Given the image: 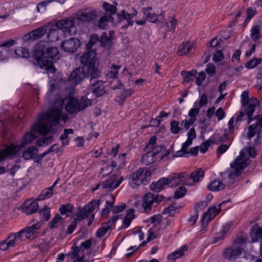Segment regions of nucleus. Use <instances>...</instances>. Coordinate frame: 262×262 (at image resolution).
Masks as SVG:
<instances>
[{
  "label": "nucleus",
  "mask_w": 262,
  "mask_h": 262,
  "mask_svg": "<svg viewBox=\"0 0 262 262\" xmlns=\"http://www.w3.org/2000/svg\"><path fill=\"white\" fill-rule=\"evenodd\" d=\"M74 132L73 129L69 128V129H64V133L61 135L60 137V140L62 141V144L64 146L67 145L69 144V140H67L68 135L72 134Z\"/></svg>",
  "instance_id": "51"
},
{
  "label": "nucleus",
  "mask_w": 262,
  "mask_h": 262,
  "mask_svg": "<svg viewBox=\"0 0 262 262\" xmlns=\"http://www.w3.org/2000/svg\"><path fill=\"white\" fill-rule=\"evenodd\" d=\"M80 60L83 67L75 69L71 73L69 78L73 84H78L86 77H90L91 78L100 77L101 72L99 70V62L95 58L94 52L85 53L81 57Z\"/></svg>",
  "instance_id": "1"
},
{
  "label": "nucleus",
  "mask_w": 262,
  "mask_h": 262,
  "mask_svg": "<svg viewBox=\"0 0 262 262\" xmlns=\"http://www.w3.org/2000/svg\"><path fill=\"white\" fill-rule=\"evenodd\" d=\"M194 51V45L189 42H183L179 46L177 54L180 56H184L192 53Z\"/></svg>",
  "instance_id": "26"
},
{
  "label": "nucleus",
  "mask_w": 262,
  "mask_h": 262,
  "mask_svg": "<svg viewBox=\"0 0 262 262\" xmlns=\"http://www.w3.org/2000/svg\"><path fill=\"white\" fill-rule=\"evenodd\" d=\"M176 209V207L173 205H170L168 207L166 208L163 211V214H168L169 216H173L175 213V211Z\"/></svg>",
  "instance_id": "60"
},
{
  "label": "nucleus",
  "mask_w": 262,
  "mask_h": 262,
  "mask_svg": "<svg viewBox=\"0 0 262 262\" xmlns=\"http://www.w3.org/2000/svg\"><path fill=\"white\" fill-rule=\"evenodd\" d=\"M98 14L99 13L96 10L88 7L78 11L75 15V17L81 21L89 22L95 19Z\"/></svg>",
  "instance_id": "9"
},
{
  "label": "nucleus",
  "mask_w": 262,
  "mask_h": 262,
  "mask_svg": "<svg viewBox=\"0 0 262 262\" xmlns=\"http://www.w3.org/2000/svg\"><path fill=\"white\" fill-rule=\"evenodd\" d=\"M75 18H76L70 17L61 19L56 23V27L65 34L74 35L77 31L75 25Z\"/></svg>",
  "instance_id": "8"
},
{
  "label": "nucleus",
  "mask_w": 262,
  "mask_h": 262,
  "mask_svg": "<svg viewBox=\"0 0 262 262\" xmlns=\"http://www.w3.org/2000/svg\"><path fill=\"white\" fill-rule=\"evenodd\" d=\"M192 141L188 139L183 144L181 150L176 152V156L183 157L185 156V155H188L189 152L187 151V148L192 144Z\"/></svg>",
  "instance_id": "43"
},
{
  "label": "nucleus",
  "mask_w": 262,
  "mask_h": 262,
  "mask_svg": "<svg viewBox=\"0 0 262 262\" xmlns=\"http://www.w3.org/2000/svg\"><path fill=\"white\" fill-rule=\"evenodd\" d=\"M38 154V149L34 147L27 148L23 154V157L25 160L36 158Z\"/></svg>",
  "instance_id": "35"
},
{
  "label": "nucleus",
  "mask_w": 262,
  "mask_h": 262,
  "mask_svg": "<svg viewBox=\"0 0 262 262\" xmlns=\"http://www.w3.org/2000/svg\"><path fill=\"white\" fill-rule=\"evenodd\" d=\"M99 205V200H92L77 213L75 220L76 221H80L87 218L89 215L94 211L96 207H98Z\"/></svg>",
  "instance_id": "12"
},
{
  "label": "nucleus",
  "mask_w": 262,
  "mask_h": 262,
  "mask_svg": "<svg viewBox=\"0 0 262 262\" xmlns=\"http://www.w3.org/2000/svg\"><path fill=\"white\" fill-rule=\"evenodd\" d=\"M256 155L255 150L251 147L244 148L239 156L230 164V169L227 172L226 178L228 185L234 184L238 181L244 169L250 164V158Z\"/></svg>",
  "instance_id": "2"
},
{
  "label": "nucleus",
  "mask_w": 262,
  "mask_h": 262,
  "mask_svg": "<svg viewBox=\"0 0 262 262\" xmlns=\"http://www.w3.org/2000/svg\"><path fill=\"white\" fill-rule=\"evenodd\" d=\"M166 179L168 180L167 185L170 187H174L180 184L179 173H174Z\"/></svg>",
  "instance_id": "38"
},
{
  "label": "nucleus",
  "mask_w": 262,
  "mask_h": 262,
  "mask_svg": "<svg viewBox=\"0 0 262 262\" xmlns=\"http://www.w3.org/2000/svg\"><path fill=\"white\" fill-rule=\"evenodd\" d=\"M39 123V120L38 121V122L34 124L32 126V131H36L38 133H40L39 132H38L36 129H35L33 127L35 125ZM30 132L26 134V135L24 136L21 142V147L25 146L26 145H27L28 143H31L33 140H34L36 138V136L34 134V133Z\"/></svg>",
  "instance_id": "32"
},
{
  "label": "nucleus",
  "mask_w": 262,
  "mask_h": 262,
  "mask_svg": "<svg viewBox=\"0 0 262 262\" xmlns=\"http://www.w3.org/2000/svg\"><path fill=\"white\" fill-rule=\"evenodd\" d=\"M221 206V204H219L217 207H211L208 209L206 212L204 213L202 218L203 225L205 223L207 224L220 212Z\"/></svg>",
  "instance_id": "21"
},
{
  "label": "nucleus",
  "mask_w": 262,
  "mask_h": 262,
  "mask_svg": "<svg viewBox=\"0 0 262 262\" xmlns=\"http://www.w3.org/2000/svg\"><path fill=\"white\" fill-rule=\"evenodd\" d=\"M225 187L222 181L217 180L211 182L208 185V188L211 191H219L223 190Z\"/></svg>",
  "instance_id": "37"
},
{
  "label": "nucleus",
  "mask_w": 262,
  "mask_h": 262,
  "mask_svg": "<svg viewBox=\"0 0 262 262\" xmlns=\"http://www.w3.org/2000/svg\"><path fill=\"white\" fill-rule=\"evenodd\" d=\"M100 43L101 46L102 47H105L111 45V38H108L105 32H103L102 34L100 37Z\"/></svg>",
  "instance_id": "53"
},
{
  "label": "nucleus",
  "mask_w": 262,
  "mask_h": 262,
  "mask_svg": "<svg viewBox=\"0 0 262 262\" xmlns=\"http://www.w3.org/2000/svg\"><path fill=\"white\" fill-rule=\"evenodd\" d=\"M247 241V237L245 235H242L238 237L235 241L234 245L242 247V245Z\"/></svg>",
  "instance_id": "62"
},
{
  "label": "nucleus",
  "mask_w": 262,
  "mask_h": 262,
  "mask_svg": "<svg viewBox=\"0 0 262 262\" xmlns=\"http://www.w3.org/2000/svg\"><path fill=\"white\" fill-rule=\"evenodd\" d=\"M47 25L50 26L49 29H47L49 41L54 42L59 40L62 34L60 29H58L56 25H54L53 24L49 23L47 24Z\"/></svg>",
  "instance_id": "19"
},
{
  "label": "nucleus",
  "mask_w": 262,
  "mask_h": 262,
  "mask_svg": "<svg viewBox=\"0 0 262 262\" xmlns=\"http://www.w3.org/2000/svg\"><path fill=\"white\" fill-rule=\"evenodd\" d=\"M197 72L195 70H192L189 72H182V74L184 77V81L185 82H188L192 81L196 74Z\"/></svg>",
  "instance_id": "44"
},
{
  "label": "nucleus",
  "mask_w": 262,
  "mask_h": 262,
  "mask_svg": "<svg viewBox=\"0 0 262 262\" xmlns=\"http://www.w3.org/2000/svg\"><path fill=\"white\" fill-rule=\"evenodd\" d=\"M54 193V190L52 187H49L44 189L38 196V200H44L50 198Z\"/></svg>",
  "instance_id": "41"
},
{
  "label": "nucleus",
  "mask_w": 262,
  "mask_h": 262,
  "mask_svg": "<svg viewBox=\"0 0 262 262\" xmlns=\"http://www.w3.org/2000/svg\"><path fill=\"white\" fill-rule=\"evenodd\" d=\"M204 176V171L201 168L198 169L195 171L191 173L190 177L192 180L191 183H192V186H194L196 183L201 181Z\"/></svg>",
  "instance_id": "31"
},
{
  "label": "nucleus",
  "mask_w": 262,
  "mask_h": 262,
  "mask_svg": "<svg viewBox=\"0 0 262 262\" xmlns=\"http://www.w3.org/2000/svg\"><path fill=\"white\" fill-rule=\"evenodd\" d=\"M63 107H57L55 105L51 111L39 116V123L34 126L41 134H48L52 130V127L55 125L60 118L64 122L68 119L67 115H61Z\"/></svg>",
  "instance_id": "3"
},
{
  "label": "nucleus",
  "mask_w": 262,
  "mask_h": 262,
  "mask_svg": "<svg viewBox=\"0 0 262 262\" xmlns=\"http://www.w3.org/2000/svg\"><path fill=\"white\" fill-rule=\"evenodd\" d=\"M50 25H45L43 27L35 29L24 36L25 41L35 40L41 38L47 33V29H49Z\"/></svg>",
  "instance_id": "17"
},
{
  "label": "nucleus",
  "mask_w": 262,
  "mask_h": 262,
  "mask_svg": "<svg viewBox=\"0 0 262 262\" xmlns=\"http://www.w3.org/2000/svg\"><path fill=\"white\" fill-rule=\"evenodd\" d=\"M262 61L261 58H254L245 63V67L249 69H253L259 65Z\"/></svg>",
  "instance_id": "46"
},
{
  "label": "nucleus",
  "mask_w": 262,
  "mask_h": 262,
  "mask_svg": "<svg viewBox=\"0 0 262 262\" xmlns=\"http://www.w3.org/2000/svg\"><path fill=\"white\" fill-rule=\"evenodd\" d=\"M103 9L106 11V14H110L111 16L116 13L117 8L116 6L111 5L106 2H104L103 4Z\"/></svg>",
  "instance_id": "48"
},
{
  "label": "nucleus",
  "mask_w": 262,
  "mask_h": 262,
  "mask_svg": "<svg viewBox=\"0 0 262 262\" xmlns=\"http://www.w3.org/2000/svg\"><path fill=\"white\" fill-rule=\"evenodd\" d=\"M151 169L143 167L132 172L129 177V183L133 188H136L151 176Z\"/></svg>",
  "instance_id": "7"
},
{
  "label": "nucleus",
  "mask_w": 262,
  "mask_h": 262,
  "mask_svg": "<svg viewBox=\"0 0 262 262\" xmlns=\"http://www.w3.org/2000/svg\"><path fill=\"white\" fill-rule=\"evenodd\" d=\"M162 220V216L161 215H156L149 218L148 222L155 225L159 224Z\"/></svg>",
  "instance_id": "64"
},
{
  "label": "nucleus",
  "mask_w": 262,
  "mask_h": 262,
  "mask_svg": "<svg viewBox=\"0 0 262 262\" xmlns=\"http://www.w3.org/2000/svg\"><path fill=\"white\" fill-rule=\"evenodd\" d=\"M40 214L42 220L45 221H48L50 217V208L47 206H45L44 208L40 211Z\"/></svg>",
  "instance_id": "55"
},
{
  "label": "nucleus",
  "mask_w": 262,
  "mask_h": 262,
  "mask_svg": "<svg viewBox=\"0 0 262 262\" xmlns=\"http://www.w3.org/2000/svg\"><path fill=\"white\" fill-rule=\"evenodd\" d=\"M248 92L244 91L242 94L241 103L243 110L237 116L236 121H241L248 119L247 123L250 124L253 120L252 115L256 107L259 104L258 99L255 98L249 99Z\"/></svg>",
  "instance_id": "4"
},
{
  "label": "nucleus",
  "mask_w": 262,
  "mask_h": 262,
  "mask_svg": "<svg viewBox=\"0 0 262 262\" xmlns=\"http://www.w3.org/2000/svg\"><path fill=\"white\" fill-rule=\"evenodd\" d=\"M186 193V189L184 186L179 187L174 192V198L180 199L183 198Z\"/></svg>",
  "instance_id": "57"
},
{
  "label": "nucleus",
  "mask_w": 262,
  "mask_h": 262,
  "mask_svg": "<svg viewBox=\"0 0 262 262\" xmlns=\"http://www.w3.org/2000/svg\"><path fill=\"white\" fill-rule=\"evenodd\" d=\"M126 207V205L124 203L120 204L117 206H113L112 205V212L114 214H117L123 211Z\"/></svg>",
  "instance_id": "58"
},
{
  "label": "nucleus",
  "mask_w": 262,
  "mask_h": 262,
  "mask_svg": "<svg viewBox=\"0 0 262 262\" xmlns=\"http://www.w3.org/2000/svg\"><path fill=\"white\" fill-rule=\"evenodd\" d=\"M39 42H44V45L46 47L43 50V59L46 60L45 59L47 58L53 59H58L59 58V56L58 55L59 51L56 47H47V43L43 41H41Z\"/></svg>",
  "instance_id": "22"
},
{
  "label": "nucleus",
  "mask_w": 262,
  "mask_h": 262,
  "mask_svg": "<svg viewBox=\"0 0 262 262\" xmlns=\"http://www.w3.org/2000/svg\"><path fill=\"white\" fill-rule=\"evenodd\" d=\"M119 217V215H116L111 217L107 222L103 224L102 226L97 230L96 233V237L98 238L104 236L109 230L114 228Z\"/></svg>",
  "instance_id": "16"
},
{
  "label": "nucleus",
  "mask_w": 262,
  "mask_h": 262,
  "mask_svg": "<svg viewBox=\"0 0 262 262\" xmlns=\"http://www.w3.org/2000/svg\"><path fill=\"white\" fill-rule=\"evenodd\" d=\"M257 124H253L249 126L247 136L249 139L255 135L257 132Z\"/></svg>",
  "instance_id": "54"
},
{
  "label": "nucleus",
  "mask_w": 262,
  "mask_h": 262,
  "mask_svg": "<svg viewBox=\"0 0 262 262\" xmlns=\"http://www.w3.org/2000/svg\"><path fill=\"white\" fill-rule=\"evenodd\" d=\"M73 207L71 204L62 205L59 208V211L62 215L65 214L67 216H71Z\"/></svg>",
  "instance_id": "47"
},
{
  "label": "nucleus",
  "mask_w": 262,
  "mask_h": 262,
  "mask_svg": "<svg viewBox=\"0 0 262 262\" xmlns=\"http://www.w3.org/2000/svg\"><path fill=\"white\" fill-rule=\"evenodd\" d=\"M188 250V247L186 245L183 246L181 248L178 249L177 251L170 253L168 255V259L169 260H174L177 258H179L184 254V251Z\"/></svg>",
  "instance_id": "36"
},
{
  "label": "nucleus",
  "mask_w": 262,
  "mask_h": 262,
  "mask_svg": "<svg viewBox=\"0 0 262 262\" xmlns=\"http://www.w3.org/2000/svg\"><path fill=\"white\" fill-rule=\"evenodd\" d=\"M109 197L110 198V201H107L106 202V206L101 211V215L102 216L106 215L110 212L112 208V204L115 202V198L113 195H110Z\"/></svg>",
  "instance_id": "42"
},
{
  "label": "nucleus",
  "mask_w": 262,
  "mask_h": 262,
  "mask_svg": "<svg viewBox=\"0 0 262 262\" xmlns=\"http://www.w3.org/2000/svg\"><path fill=\"white\" fill-rule=\"evenodd\" d=\"M181 129L179 126V122L176 120H172L170 123V130L172 134H178Z\"/></svg>",
  "instance_id": "56"
},
{
  "label": "nucleus",
  "mask_w": 262,
  "mask_h": 262,
  "mask_svg": "<svg viewBox=\"0 0 262 262\" xmlns=\"http://www.w3.org/2000/svg\"><path fill=\"white\" fill-rule=\"evenodd\" d=\"M262 30V23L258 22L254 24L250 30L251 37L254 41H257L260 38V33Z\"/></svg>",
  "instance_id": "27"
},
{
  "label": "nucleus",
  "mask_w": 262,
  "mask_h": 262,
  "mask_svg": "<svg viewBox=\"0 0 262 262\" xmlns=\"http://www.w3.org/2000/svg\"><path fill=\"white\" fill-rule=\"evenodd\" d=\"M41 227V223L37 222L36 223L23 229L17 233V238L23 237L24 236L28 239H33L38 233V229Z\"/></svg>",
  "instance_id": "15"
},
{
  "label": "nucleus",
  "mask_w": 262,
  "mask_h": 262,
  "mask_svg": "<svg viewBox=\"0 0 262 262\" xmlns=\"http://www.w3.org/2000/svg\"><path fill=\"white\" fill-rule=\"evenodd\" d=\"M163 196L154 195L152 193L148 192L146 193L143 199L142 206L143 208V211L148 213L151 211L152 204L154 203H158L163 199Z\"/></svg>",
  "instance_id": "11"
},
{
  "label": "nucleus",
  "mask_w": 262,
  "mask_h": 262,
  "mask_svg": "<svg viewBox=\"0 0 262 262\" xmlns=\"http://www.w3.org/2000/svg\"><path fill=\"white\" fill-rule=\"evenodd\" d=\"M123 177L120 174H113L102 182V189L112 191L117 188L123 180Z\"/></svg>",
  "instance_id": "13"
},
{
  "label": "nucleus",
  "mask_w": 262,
  "mask_h": 262,
  "mask_svg": "<svg viewBox=\"0 0 262 262\" xmlns=\"http://www.w3.org/2000/svg\"><path fill=\"white\" fill-rule=\"evenodd\" d=\"M180 184L185 185L186 186H192L191 183L192 180L189 174L186 172H180Z\"/></svg>",
  "instance_id": "40"
},
{
  "label": "nucleus",
  "mask_w": 262,
  "mask_h": 262,
  "mask_svg": "<svg viewBox=\"0 0 262 262\" xmlns=\"http://www.w3.org/2000/svg\"><path fill=\"white\" fill-rule=\"evenodd\" d=\"M61 46L64 51L73 53L80 46V41L77 38H71L62 42Z\"/></svg>",
  "instance_id": "20"
},
{
  "label": "nucleus",
  "mask_w": 262,
  "mask_h": 262,
  "mask_svg": "<svg viewBox=\"0 0 262 262\" xmlns=\"http://www.w3.org/2000/svg\"><path fill=\"white\" fill-rule=\"evenodd\" d=\"M137 14L138 11L134 8H133V12L130 13H128L124 10H122L117 14L118 21L121 23L124 20H127L129 19H132L134 17L136 16Z\"/></svg>",
  "instance_id": "30"
},
{
  "label": "nucleus",
  "mask_w": 262,
  "mask_h": 262,
  "mask_svg": "<svg viewBox=\"0 0 262 262\" xmlns=\"http://www.w3.org/2000/svg\"><path fill=\"white\" fill-rule=\"evenodd\" d=\"M152 7H144L141 10V12L144 14L146 20L150 23H155L157 25H162L165 23V17L163 13L156 14L152 13Z\"/></svg>",
  "instance_id": "10"
},
{
  "label": "nucleus",
  "mask_w": 262,
  "mask_h": 262,
  "mask_svg": "<svg viewBox=\"0 0 262 262\" xmlns=\"http://www.w3.org/2000/svg\"><path fill=\"white\" fill-rule=\"evenodd\" d=\"M52 139V137L51 136L42 137L37 140L36 145L38 146L47 145L51 143Z\"/></svg>",
  "instance_id": "52"
},
{
  "label": "nucleus",
  "mask_w": 262,
  "mask_h": 262,
  "mask_svg": "<svg viewBox=\"0 0 262 262\" xmlns=\"http://www.w3.org/2000/svg\"><path fill=\"white\" fill-rule=\"evenodd\" d=\"M27 215H31L36 212L39 209L37 202L33 199L26 200L17 208Z\"/></svg>",
  "instance_id": "14"
},
{
  "label": "nucleus",
  "mask_w": 262,
  "mask_h": 262,
  "mask_svg": "<svg viewBox=\"0 0 262 262\" xmlns=\"http://www.w3.org/2000/svg\"><path fill=\"white\" fill-rule=\"evenodd\" d=\"M100 42L99 37L98 35L93 34L91 36L90 41L86 45V49L88 50L86 53L94 52L96 56V48L97 44Z\"/></svg>",
  "instance_id": "28"
},
{
  "label": "nucleus",
  "mask_w": 262,
  "mask_h": 262,
  "mask_svg": "<svg viewBox=\"0 0 262 262\" xmlns=\"http://www.w3.org/2000/svg\"><path fill=\"white\" fill-rule=\"evenodd\" d=\"M224 58V54L221 51H216L213 55V60L214 62H219Z\"/></svg>",
  "instance_id": "61"
},
{
  "label": "nucleus",
  "mask_w": 262,
  "mask_h": 262,
  "mask_svg": "<svg viewBox=\"0 0 262 262\" xmlns=\"http://www.w3.org/2000/svg\"><path fill=\"white\" fill-rule=\"evenodd\" d=\"M121 66H116L115 64L111 66L108 73V76L110 78L117 79L118 77V71L121 69Z\"/></svg>",
  "instance_id": "45"
},
{
  "label": "nucleus",
  "mask_w": 262,
  "mask_h": 262,
  "mask_svg": "<svg viewBox=\"0 0 262 262\" xmlns=\"http://www.w3.org/2000/svg\"><path fill=\"white\" fill-rule=\"evenodd\" d=\"M93 79L94 78H91L92 93L96 97L102 96L105 93L103 82L101 80L93 81Z\"/></svg>",
  "instance_id": "23"
},
{
  "label": "nucleus",
  "mask_w": 262,
  "mask_h": 262,
  "mask_svg": "<svg viewBox=\"0 0 262 262\" xmlns=\"http://www.w3.org/2000/svg\"><path fill=\"white\" fill-rule=\"evenodd\" d=\"M72 262H82L84 257L83 250L77 247H72V251L67 254Z\"/></svg>",
  "instance_id": "24"
},
{
  "label": "nucleus",
  "mask_w": 262,
  "mask_h": 262,
  "mask_svg": "<svg viewBox=\"0 0 262 262\" xmlns=\"http://www.w3.org/2000/svg\"><path fill=\"white\" fill-rule=\"evenodd\" d=\"M62 220V217L59 214H56L53 219L52 222L50 225V227L51 229L57 227L58 223L61 222Z\"/></svg>",
  "instance_id": "59"
},
{
  "label": "nucleus",
  "mask_w": 262,
  "mask_h": 262,
  "mask_svg": "<svg viewBox=\"0 0 262 262\" xmlns=\"http://www.w3.org/2000/svg\"><path fill=\"white\" fill-rule=\"evenodd\" d=\"M113 21L114 18L110 14H105L99 19L98 26L99 28L104 30L108 27V24Z\"/></svg>",
  "instance_id": "29"
},
{
  "label": "nucleus",
  "mask_w": 262,
  "mask_h": 262,
  "mask_svg": "<svg viewBox=\"0 0 262 262\" xmlns=\"http://www.w3.org/2000/svg\"><path fill=\"white\" fill-rule=\"evenodd\" d=\"M91 104V100L85 98H82L80 102L76 98H68L63 100H57L55 103L56 106L63 107L64 105L66 111L71 114L83 110Z\"/></svg>",
  "instance_id": "5"
},
{
  "label": "nucleus",
  "mask_w": 262,
  "mask_h": 262,
  "mask_svg": "<svg viewBox=\"0 0 262 262\" xmlns=\"http://www.w3.org/2000/svg\"><path fill=\"white\" fill-rule=\"evenodd\" d=\"M243 250L242 247L233 245L224 251V257L228 260H234L242 253Z\"/></svg>",
  "instance_id": "18"
},
{
  "label": "nucleus",
  "mask_w": 262,
  "mask_h": 262,
  "mask_svg": "<svg viewBox=\"0 0 262 262\" xmlns=\"http://www.w3.org/2000/svg\"><path fill=\"white\" fill-rule=\"evenodd\" d=\"M135 210L130 209L127 210L126 215L123 221L122 227L127 228L130 224L132 221L135 219Z\"/></svg>",
  "instance_id": "34"
},
{
  "label": "nucleus",
  "mask_w": 262,
  "mask_h": 262,
  "mask_svg": "<svg viewBox=\"0 0 262 262\" xmlns=\"http://www.w3.org/2000/svg\"><path fill=\"white\" fill-rule=\"evenodd\" d=\"M18 51L17 55L21 57L27 58L30 56L28 50L25 48H19Z\"/></svg>",
  "instance_id": "63"
},
{
  "label": "nucleus",
  "mask_w": 262,
  "mask_h": 262,
  "mask_svg": "<svg viewBox=\"0 0 262 262\" xmlns=\"http://www.w3.org/2000/svg\"><path fill=\"white\" fill-rule=\"evenodd\" d=\"M251 237L253 242L262 240V228H253L251 233Z\"/></svg>",
  "instance_id": "39"
},
{
  "label": "nucleus",
  "mask_w": 262,
  "mask_h": 262,
  "mask_svg": "<svg viewBox=\"0 0 262 262\" xmlns=\"http://www.w3.org/2000/svg\"><path fill=\"white\" fill-rule=\"evenodd\" d=\"M230 228V226L228 224H226L223 227L221 233H219L214 238V243H217L220 240H222L224 237L225 234L228 231Z\"/></svg>",
  "instance_id": "50"
},
{
  "label": "nucleus",
  "mask_w": 262,
  "mask_h": 262,
  "mask_svg": "<svg viewBox=\"0 0 262 262\" xmlns=\"http://www.w3.org/2000/svg\"><path fill=\"white\" fill-rule=\"evenodd\" d=\"M16 239V233L11 234L5 240L0 242V249L5 251L9 248L14 247Z\"/></svg>",
  "instance_id": "25"
},
{
  "label": "nucleus",
  "mask_w": 262,
  "mask_h": 262,
  "mask_svg": "<svg viewBox=\"0 0 262 262\" xmlns=\"http://www.w3.org/2000/svg\"><path fill=\"white\" fill-rule=\"evenodd\" d=\"M168 180L165 178L160 179L156 182H153L150 185V189L156 192H159L164 188L165 185H167Z\"/></svg>",
  "instance_id": "33"
},
{
  "label": "nucleus",
  "mask_w": 262,
  "mask_h": 262,
  "mask_svg": "<svg viewBox=\"0 0 262 262\" xmlns=\"http://www.w3.org/2000/svg\"><path fill=\"white\" fill-rule=\"evenodd\" d=\"M45 47L44 42H39L35 46L33 62L40 69L46 70L48 73H54L56 69L52 66V62L43 59V50Z\"/></svg>",
  "instance_id": "6"
},
{
  "label": "nucleus",
  "mask_w": 262,
  "mask_h": 262,
  "mask_svg": "<svg viewBox=\"0 0 262 262\" xmlns=\"http://www.w3.org/2000/svg\"><path fill=\"white\" fill-rule=\"evenodd\" d=\"M147 152L145 154L142 159V163L145 165H149L156 160L155 157L153 156V154L150 153L148 150H146Z\"/></svg>",
  "instance_id": "49"
}]
</instances>
